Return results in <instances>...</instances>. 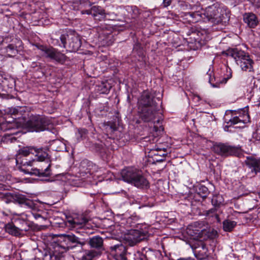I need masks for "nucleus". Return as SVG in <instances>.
<instances>
[{
  "instance_id": "13",
  "label": "nucleus",
  "mask_w": 260,
  "mask_h": 260,
  "mask_svg": "<svg viewBox=\"0 0 260 260\" xmlns=\"http://www.w3.org/2000/svg\"><path fill=\"white\" fill-rule=\"evenodd\" d=\"M126 247L120 244L111 246L110 253L115 260H127L126 257Z\"/></svg>"
},
{
  "instance_id": "53",
  "label": "nucleus",
  "mask_w": 260,
  "mask_h": 260,
  "mask_svg": "<svg viewBox=\"0 0 260 260\" xmlns=\"http://www.w3.org/2000/svg\"><path fill=\"white\" fill-rule=\"evenodd\" d=\"M18 43L21 44L22 43V42L21 41H18Z\"/></svg>"
},
{
  "instance_id": "41",
  "label": "nucleus",
  "mask_w": 260,
  "mask_h": 260,
  "mask_svg": "<svg viewBox=\"0 0 260 260\" xmlns=\"http://www.w3.org/2000/svg\"><path fill=\"white\" fill-rule=\"evenodd\" d=\"M106 32L103 31V32H101L100 34L101 36H107L108 38H111L113 37L112 34L111 33L110 30H106Z\"/></svg>"
},
{
  "instance_id": "8",
  "label": "nucleus",
  "mask_w": 260,
  "mask_h": 260,
  "mask_svg": "<svg viewBox=\"0 0 260 260\" xmlns=\"http://www.w3.org/2000/svg\"><path fill=\"white\" fill-rule=\"evenodd\" d=\"M242 114L239 116H235L226 122V125L224 126V130L229 131V128L234 124L238 123H242L243 125H240L239 127H244V124L250 122V117L247 110H242Z\"/></svg>"
},
{
  "instance_id": "29",
  "label": "nucleus",
  "mask_w": 260,
  "mask_h": 260,
  "mask_svg": "<svg viewBox=\"0 0 260 260\" xmlns=\"http://www.w3.org/2000/svg\"><path fill=\"white\" fill-rule=\"evenodd\" d=\"M101 254V252L95 250H86L83 253L81 260H92L94 257Z\"/></svg>"
},
{
  "instance_id": "9",
  "label": "nucleus",
  "mask_w": 260,
  "mask_h": 260,
  "mask_svg": "<svg viewBox=\"0 0 260 260\" xmlns=\"http://www.w3.org/2000/svg\"><path fill=\"white\" fill-rule=\"evenodd\" d=\"M144 233L137 230H132L124 236V239L129 245L134 246L145 238Z\"/></svg>"
},
{
  "instance_id": "26",
  "label": "nucleus",
  "mask_w": 260,
  "mask_h": 260,
  "mask_svg": "<svg viewBox=\"0 0 260 260\" xmlns=\"http://www.w3.org/2000/svg\"><path fill=\"white\" fill-rule=\"evenodd\" d=\"M111 88L108 82H102L96 86V90L100 94H108Z\"/></svg>"
},
{
  "instance_id": "48",
  "label": "nucleus",
  "mask_w": 260,
  "mask_h": 260,
  "mask_svg": "<svg viewBox=\"0 0 260 260\" xmlns=\"http://www.w3.org/2000/svg\"><path fill=\"white\" fill-rule=\"evenodd\" d=\"M195 14L194 13H192V12H189V13H187L186 14V16L187 15H188L191 18H193Z\"/></svg>"
},
{
  "instance_id": "19",
  "label": "nucleus",
  "mask_w": 260,
  "mask_h": 260,
  "mask_svg": "<svg viewBox=\"0 0 260 260\" xmlns=\"http://www.w3.org/2000/svg\"><path fill=\"white\" fill-rule=\"evenodd\" d=\"M81 42L79 36L74 34L69 38V47L72 51H77L81 46Z\"/></svg>"
},
{
  "instance_id": "38",
  "label": "nucleus",
  "mask_w": 260,
  "mask_h": 260,
  "mask_svg": "<svg viewBox=\"0 0 260 260\" xmlns=\"http://www.w3.org/2000/svg\"><path fill=\"white\" fill-rule=\"evenodd\" d=\"M135 260H148L146 256L140 252L135 255Z\"/></svg>"
},
{
  "instance_id": "21",
  "label": "nucleus",
  "mask_w": 260,
  "mask_h": 260,
  "mask_svg": "<svg viewBox=\"0 0 260 260\" xmlns=\"http://www.w3.org/2000/svg\"><path fill=\"white\" fill-rule=\"evenodd\" d=\"M88 243L91 247L96 249V251H100L101 249H103V239L99 236H94L90 238Z\"/></svg>"
},
{
  "instance_id": "14",
  "label": "nucleus",
  "mask_w": 260,
  "mask_h": 260,
  "mask_svg": "<svg viewBox=\"0 0 260 260\" xmlns=\"http://www.w3.org/2000/svg\"><path fill=\"white\" fill-rule=\"evenodd\" d=\"M196 257L201 259H204L208 257V248L206 244L202 241H198L194 246H192Z\"/></svg>"
},
{
  "instance_id": "49",
  "label": "nucleus",
  "mask_w": 260,
  "mask_h": 260,
  "mask_svg": "<svg viewBox=\"0 0 260 260\" xmlns=\"http://www.w3.org/2000/svg\"><path fill=\"white\" fill-rule=\"evenodd\" d=\"M33 215L36 219H38L41 217V216L40 214L37 213L33 214Z\"/></svg>"
},
{
  "instance_id": "55",
  "label": "nucleus",
  "mask_w": 260,
  "mask_h": 260,
  "mask_svg": "<svg viewBox=\"0 0 260 260\" xmlns=\"http://www.w3.org/2000/svg\"><path fill=\"white\" fill-rule=\"evenodd\" d=\"M158 147H159V148H162V147H161V146H158Z\"/></svg>"
},
{
  "instance_id": "40",
  "label": "nucleus",
  "mask_w": 260,
  "mask_h": 260,
  "mask_svg": "<svg viewBox=\"0 0 260 260\" xmlns=\"http://www.w3.org/2000/svg\"><path fill=\"white\" fill-rule=\"evenodd\" d=\"M87 134V130L85 129H80L78 130V135H80V138L81 140H82L83 137H85V136Z\"/></svg>"
},
{
  "instance_id": "33",
  "label": "nucleus",
  "mask_w": 260,
  "mask_h": 260,
  "mask_svg": "<svg viewBox=\"0 0 260 260\" xmlns=\"http://www.w3.org/2000/svg\"><path fill=\"white\" fill-rule=\"evenodd\" d=\"M34 147H24L19 150V155L27 156L30 154H34Z\"/></svg>"
},
{
  "instance_id": "31",
  "label": "nucleus",
  "mask_w": 260,
  "mask_h": 260,
  "mask_svg": "<svg viewBox=\"0 0 260 260\" xmlns=\"http://www.w3.org/2000/svg\"><path fill=\"white\" fill-rule=\"evenodd\" d=\"M126 10L128 12V16L131 18L135 19L139 15V10L136 6H127Z\"/></svg>"
},
{
  "instance_id": "45",
  "label": "nucleus",
  "mask_w": 260,
  "mask_h": 260,
  "mask_svg": "<svg viewBox=\"0 0 260 260\" xmlns=\"http://www.w3.org/2000/svg\"><path fill=\"white\" fill-rule=\"evenodd\" d=\"M153 160L156 162H160L164 160L165 158L160 157L159 156L157 157H153Z\"/></svg>"
},
{
  "instance_id": "28",
  "label": "nucleus",
  "mask_w": 260,
  "mask_h": 260,
  "mask_svg": "<svg viewBox=\"0 0 260 260\" xmlns=\"http://www.w3.org/2000/svg\"><path fill=\"white\" fill-rule=\"evenodd\" d=\"M64 252L53 245V250L50 252L49 260H61Z\"/></svg>"
},
{
  "instance_id": "50",
  "label": "nucleus",
  "mask_w": 260,
  "mask_h": 260,
  "mask_svg": "<svg viewBox=\"0 0 260 260\" xmlns=\"http://www.w3.org/2000/svg\"><path fill=\"white\" fill-rule=\"evenodd\" d=\"M104 27L106 28V26H103V27H102V26H99L98 28V30L99 32H100V30H101L102 29H103Z\"/></svg>"
},
{
  "instance_id": "17",
  "label": "nucleus",
  "mask_w": 260,
  "mask_h": 260,
  "mask_svg": "<svg viewBox=\"0 0 260 260\" xmlns=\"http://www.w3.org/2000/svg\"><path fill=\"white\" fill-rule=\"evenodd\" d=\"M138 171L133 168H126L122 170L121 172L123 180L128 183H132L133 180L137 175Z\"/></svg>"
},
{
  "instance_id": "5",
  "label": "nucleus",
  "mask_w": 260,
  "mask_h": 260,
  "mask_svg": "<svg viewBox=\"0 0 260 260\" xmlns=\"http://www.w3.org/2000/svg\"><path fill=\"white\" fill-rule=\"evenodd\" d=\"M78 244L84 245V242L79 241V239L74 235H64L60 237L58 242L54 246L58 247L61 252H66L70 249L75 247Z\"/></svg>"
},
{
  "instance_id": "47",
  "label": "nucleus",
  "mask_w": 260,
  "mask_h": 260,
  "mask_svg": "<svg viewBox=\"0 0 260 260\" xmlns=\"http://www.w3.org/2000/svg\"><path fill=\"white\" fill-rule=\"evenodd\" d=\"M201 189L204 193H206L208 191V188L205 186H202Z\"/></svg>"
},
{
  "instance_id": "15",
  "label": "nucleus",
  "mask_w": 260,
  "mask_h": 260,
  "mask_svg": "<svg viewBox=\"0 0 260 260\" xmlns=\"http://www.w3.org/2000/svg\"><path fill=\"white\" fill-rule=\"evenodd\" d=\"M28 216L27 214H22L21 216L16 218L15 221L16 224L19 226L18 228L22 235L23 232L29 231L31 226V223L27 219Z\"/></svg>"
},
{
  "instance_id": "4",
  "label": "nucleus",
  "mask_w": 260,
  "mask_h": 260,
  "mask_svg": "<svg viewBox=\"0 0 260 260\" xmlns=\"http://www.w3.org/2000/svg\"><path fill=\"white\" fill-rule=\"evenodd\" d=\"M204 15L209 21L214 24H218L222 22H225L226 14L218 7L217 4H214L206 8Z\"/></svg>"
},
{
  "instance_id": "54",
  "label": "nucleus",
  "mask_w": 260,
  "mask_h": 260,
  "mask_svg": "<svg viewBox=\"0 0 260 260\" xmlns=\"http://www.w3.org/2000/svg\"><path fill=\"white\" fill-rule=\"evenodd\" d=\"M108 45H110V44H112V42H110V43H108Z\"/></svg>"
},
{
  "instance_id": "23",
  "label": "nucleus",
  "mask_w": 260,
  "mask_h": 260,
  "mask_svg": "<svg viewBox=\"0 0 260 260\" xmlns=\"http://www.w3.org/2000/svg\"><path fill=\"white\" fill-rule=\"evenodd\" d=\"M243 20L251 28L255 27L258 23L256 16L252 13L245 14L243 16Z\"/></svg>"
},
{
  "instance_id": "6",
  "label": "nucleus",
  "mask_w": 260,
  "mask_h": 260,
  "mask_svg": "<svg viewBox=\"0 0 260 260\" xmlns=\"http://www.w3.org/2000/svg\"><path fill=\"white\" fill-rule=\"evenodd\" d=\"M213 151L217 154L223 157L239 156L241 154V149L240 147L231 146L227 143L215 144L213 146Z\"/></svg>"
},
{
  "instance_id": "20",
  "label": "nucleus",
  "mask_w": 260,
  "mask_h": 260,
  "mask_svg": "<svg viewBox=\"0 0 260 260\" xmlns=\"http://www.w3.org/2000/svg\"><path fill=\"white\" fill-rule=\"evenodd\" d=\"M132 184L140 188L147 187L149 186L148 181L139 171H138Z\"/></svg>"
},
{
  "instance_id": "51",
  "label": "nucleus",
  "mask_w": 260,
  "mask_h": 260,
  "mask_svg": "<svg viewBox=\"0 0 260 260\" xmlns=\"http://www.w3.org/2000/svg\"><path fill=\"white\" fill-rule=\"evenodd\" d=\"M154 129H155V131L156 132L158 131V128L155 126L154 127Z\"/></svg>"
},
{
  "instance_id": "16",
  "label": "nucleus",
  "mask_w": 260,
  "mask_h": 260,
  "mask_svg": "<svg viewBox=\"0 0 260 260\" xmlns=\"http://www.w3.org/2000/svg\"><path fill=\"white\" fill-rule=\"evenodd\" d=\"M88 221V218L85 215L81 214L69 220L68 222L73 228H82L86 225Z\"/></svg>"
},
{
  "instance_id": "18",
  "label": "nucleus",
  "mask_w": 260,
  "mask_h": 260,
  "mask_svg": "<svg viewBox=\"0 0 260 260\" xmlns=\"http://www.w3.org/2000/svg\"><path fill=\"white\" fill-rule=\"evenodd\" d=\"M1 52L5 56L14 57L18 53V47L13 44H9L7 47L1 49Z\"/></svg>"
},
{
  "instance_id": "43",
  "label": "nucleus",
  "mask_w": 260,
  "mask_h": 260,
  "mask_svg": "<svg viewBox=\"0 0 260 260\" xmlns=\"http://www.w3.org/2000/svg\"><path fill=\"white\" fill-rule=\"evenodd\" d=\"M215 212H216V209L215 208H212L207 211V214L210 215V214H214L216 216H217L218 215L216 214Z\"/></svg>"
},
{
  "instance_id": "34",
  "label": "nucleus",
  "mask_w": 260,
  "mask_h": 260,
  "mask_svg": "<svg viewBox=\"0 0 260 260\" xmlns=\"http://www.w3.org/2000/svg\"><path fill=\"white\" fill-rule=\"evenodd\" d=\"M232 77V73L230 72L229 75H227V77H224L222 79V80H217L215 83H212L210 80V82L212 86L214 87H220V84H224L226 83L228 79Z\"/></svg>"
},
{
  "instance_id": "30",
  "label": "nucleus",
  "mask_w": 260,
  "mask_h": 260,
  "mask_svg": "<svg viewBox=\"0 0 260 260\" xmlns=\"http://www.w3.org/2000/svg\"><path fill=\"white\" fill-rule=\"evenodd\" d=\"M26 108L25 107H17L10 109L9 112L12 115L15 116L17 118H20V116L23 115V113L25 112Z\"/></svg>"
},
{
  "instance_id": "37",
  "label": "nucleus",
  "mask_w": 260,
  "mask_h": 260,
  "mask_svg": "<svg viewBox=\"0 0 260 260\" xmlns=\"http://www.w3.org/2000/svg\"><path fill=\"white\" fill-rule=\"evenodd\" d=\"M70 38V36L66 34H62L60 37V40L61 43V45H59L60 46L63 48H66L67 44V39Z\"/></svg>"
},
{
  "instance_id": "22",
  "label": "nucleus",
  "mask_w": 260,
  "mask_h": 260,
  "mask_svg": "<svg viewBox=\"0 0 260 260\" xmlns=\"http://www.w3.org/2000/svg\"><path fill=\"white\" fill-rule=\"evenodd\" d=\"M246 165L251 169L252 172L255 174L260 171L259 161L255 158L251 156L247 157L245 161Z\"/></svg>"
},
{
  "instance_id": "3",
  "label": "nucleus",
  "mask_w": 260,
  "mask_h": 260,
  "mask_svg": "<svg viewBox=\"0 0 260 260\" xmlns=\"http://www.w3.org/2000/svg\"><path fill=\"white\" fill-rule=\"evenodd\" d=\"M50 124V120L46 117L39 115H31L26 122L25 125L32 131L40 132L47 129Z\"/></svg>"
},
{
  "instance_id": "12",
  "label": "nucleus",
  "mask_w": 260,
  "mask_h": 260,
  "mask_svg": "<svg viewBox=\"0 0 260 260\" xmlns=\"http://www.w3.org/2000/svg\"><path fill=\"white\" fill-rule=\"evenodd\" d=\"M207 227L204 221H196L189 226L187 232L191 236L201 237L205 234Z\"/></svg>"
},
{
  "instance_id": "52",
  "label": "nucleus",
  "mask_w": 260,
  "mask_h": 260,
  "mask_svg": "<svg viewBox=\"0 0 260 260\" xmlns=\"http://www.w3.org/2000/svg\"><path fill=\"white\" fill-rule=\"evenodd\" d=\"M19 157H17V159H16V162H17V164H18V163H19Z\"/></svg>"
},
{
  "instance_id": "24",
  "label": "nucleus",
  "mask_w": 260,
  "mask_h": 260,
  "mask_svg": "<svg viewBox=\"0 0 260 260\" xmlns=\"http://www.w3.org/2000/svg\"><path fill=\"white\" fill-rule=\"evenodd\" d=\"M5 230L7 233L14 236L22 235L18 227L16 226L13 222L6 224L5 226Z\"/></svg>"
},
{
  "instance_id": "2",
  "label": "nucleus",
  "mask_w": 260,
  "mask_h": 260,
  "mask_svg": "<svg viewBox=\"0 0 260 260\" xmlns=\"http://www.w3.org/2000/svg\"><path fill=\"white\" fill-rule=\"evenodd\" d=\"M223 54L230 56L234 58L236 63L239 66L243 71H250L252 68L253 61L250 59L248 53L244 51L234 48L223 51Z\"/></svg>"
},
{
  "instance_id": "36",
  "label": "nucleus",
  "mask_w": 260,
  "mask_h": 260,
  "mask_svg": "<svg viewBox=\"0 0 260 260\" xmlns=\"http://www.w3.org/2000/svg\"><path fill=\"white\" fill-rule=\"evenodd\" d=\"M212 204L214 206H219L222 202V197L218 194L213 196L212 199Z\"/></svg>"
},
{
  "instance_id": "11",
  "label": "nucleus",
  "mask_w": 260,
  "mask_h": 260,
  "mask_svg": "<svg viewBox=\"0 0 260 260\" xmlns=\"http://www.w3.org/2000/svg\"><path fill=\"white\" fill-rule=\"evenodd\" d=\"M154 96L148 90L144 91L138 100V107L157 106Z\"/></svg>"
},
{
  "instance_id": "32",
  "label": "nucleus",
  "mask_w": 260,
  "mask_h": 260,
  "mask_svg": "<svg viewBox=\"0 0 260 260\" xmlns=\"http://www.w3.org/2000/svg\"><path fill=\"white\" fill-rule=\"evenodd\" d=\"M236 225V221L226 219L223 221V229L225 232H230L233 231Z\"/></svg>"
},
{
  "instance_id": "35",
  "label": "nucleus",
  "mask_w": 260,
  "mask_h": 260,
  "mask_svg": "<svg viewBox=\"0 0 260 260\" xmlns=\"http://www.w3.org/2000/svg\"><path fill=\"white\" fill-rule=\"evenodd\" d=\"M14 199L16 201L21 204L28 205L30 204V202L21 194L15 195Z\"/></svg>"
},
{
  "instance_id": "44",
  "label": "nucleus",
  "mask_w": 260,
  "mask_h": 260,
  "mask_svg": "<svg viewBox=\"0 0 260 260\" xmlns=\"http://www.w3.org/2000/svg\"><path fill=\"white\" fill-rule=\"evenodd\" d=\"M171 0H164L163 5L164 7H167L171 5Z\"/></svg>"
},
{
  "instance_id": "7",
  "label": "nucleus",
  "mask_w": 260,
  "mask_h": 260,
  "mask_svg": "<svg viewBox=\"0 0 260 260\" xmlns=\"http://www.w3.org/2000/svg\"><path fill=\"white\" fill-rule=\"evenodd\" d=\"M36 46L39 50L44 52L48 58L54 60L62 64L67 60V57L65 54L61 53L52 47H47V46L42 45H37Z\"/></svg>"
},
{
  "instance_id": "25",
  "label": "nucleus",
  "mask_w": 260,
  "mask_h": 260,
  "mask_svg": "<svg viewBox=\"0 0 260 260\" xmlns=\"http://www.w3.org/2000/svg\"><path fill=\"white\" fill-rule=\"evenodd\" d=\"M92 16L95 19L101 20L106 17L105 11L101 7L93 6L92 7Z\"/></svg>"
},
{
  "instance_id": "1",
  "label": "nucleus",
  "mask_w": 260,
  "mask_h": 260,
  "mask_svg": "<svg viewBox=\"0 0 260 260\" xmlns=\"http://www.w3.org/2000/svg\"><path fill=\"white\" fill-rule=\"evenodd\" d=\"M49 148L47 147L41 148H34V154L37 160L43 161L46 160L47 165L45 167L40 166V168H26V166H31L32 163L35 159L29 161H22L20 162V169L25 174H28L31 175H35L39 177H49L51 174L50 169L51 161L48 154Z\"/></svg>"
},
{
  "instance_id": "39",
  "label": "nucleus",
  "mask_w": 260,
  "mask_h": 260,
  "mask_svg": "<svg viewBox=\"0 0 260 260\" xmlns=\"http://www.w3.org/2000/svg\"><path fill=\"white\" fill-rule=\"evenodd\" d=\"M158 140L157 137L154 135L149 136L145 138V141L146 142H149L150 143H155Z\"/></svg>"
},
{
  "instance_id": "10",
  "label": "nucleus",
  "mask_w": 260,
  "mask_h": 260,
  "mask_svg": "<svg viewBox=\"0 0 260 260\" xmlns=\"http://www.w3.org/2000/svg\"><path fill=\"white\" fill-rule=\"evenodd\" d=\"M140 117L145 122H149L155 119L157 106L138 107Z\"/></svg>"
},
{
  "instance_id": "27",
  "label": "nucleus",
  "mask_w": 260,
  "mask_h": 260,
  "mask_svg": "<svg viewBox=\"0 0 260 260\" xmlns=\"http://www.w3.org/2000/svg\"><path fill=\"white\" fill-rule=\"evenodd\" d=\"M167 154V148H159L158 145H156L155 149L151 150V154L152 155V157L159 156L165 158Z\"/></svg>"
},
{
  "instance_id": "46",
  "label": "nucleus",
  "mask_w": 260,
  "mask_h": 260,
  "mask_svg": "<svg viewBox=\"0 0 260 260\" xmlns=\"http://www.w3.org/2000/svg\"><path fill=\"white\" fill-rule=\"evenodd\" d=\"M252 137L253 138L255 139L256 140H259L260 139V138L258 136L257 132L253 133Z\"/></svg>"
},
{
  "instance_id": "42",
  "label": "nucleus",
  "mask_w": 260,
  "mask_h": 260,
  "mask_svg": "<svg viewBox=\"0 0 260 260\" xmlns=\"http://www.w3.org/2000/svg\"><path fill=\"white\" fill-rule=\"evenodd\" d=\"M81 13L82 14H87V15H92V7L90 9L81 10Z\"/></svg>"
}]
</instances>
